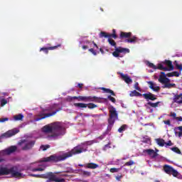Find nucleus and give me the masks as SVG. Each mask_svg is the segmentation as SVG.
Returning a JSON list of instances; mask_svg holds the SVG:
<instances>
[{
  "label": "nucleus",
  "instance_id": "obj_21",
  "mask_svg": "<svg viewBox=\"0 0 182 182\" xmlns=\"http://www.w3.org/2000/svg\"><path fill=\"white\" fill-rule=\"evenodd\" d=\"M144 153H147V154H149L151 159H156V157L159 156V154H157V152L154 151L153 149H145Z\"/></svg>",
  "mask_w": 182,
  "mask_h": 182
},
{
  "label": "nucleus",
  "instance_id": "obj_6",
  "mask_svg": "<svg viewBox=\"0 0 182 182\" xmlns=\"http://www.w3.org/2000/svg\"><path fill=\"white\" fill-rule=\"evenodd\" d=\"M40 178H48L47 182H65V178H59L52 172L40 175Z\"/></svg>",
  "mask_w": 182,
  "mask_h": 182
},
{
  "label": "nucleus",
  "instance_id": "obj_37",
  "mask_svg": "<svg viewBox=\"0 0 182 182\" xmlns=\"http://www.w3.org/2000/svg\"><path fill=\"white\" fill-rule=\"evenodd\" d=\"M50 148V145L47 144V145H41L40 149L41 150H43V151H46V150H48V149Z\"/></svg>",
  "mask_w": 182,
  "mask_h": 182
},
{
  "label": "nucleus",
  "instance_id": "obj_28",
  "mask_svg": "<svg viewBox=\"0 0 182 182\" xmlns=\"http://www.w3.org/2000/svg\"><path fill=\"white\" fill-rule=\"evenodd\" d=\"M164 89L166 88V89H171V87H176V84H171L170 83V82H165L164 84Z\"/></svg>",
  "mask_w": 182,
  "mask_h": 182
},
{
  "label": "nucleus",
  "instance_id": "obj_15",
  "mask_svg": "<svg viewBox=\"0 0 182 182\" xmlns=\"http://www.w3.org/2000/svg\"><path fill=\"white\" fill-rule=\"evenodd\" d=\"M100 38H113L117 39V34H116V30H112V33H107L105 31H101L100 33Z\"/></svg>",
  "mask_w": 182,
  "mask_h": 182
},
{
  "label": "nucleus",
  "instance_id": "obj_11",
  "mask_svg": "<svg viewBox=\"0 0 182 182\" xmlns=\"http://www.w3.org/2000/svg\"><path fill=\"white\" fill-rule=\"evenodd\" d=\"M164 171L166 174H172L173 177H177V176H178V171L171 167V166L165 165L164 166Z\"/></svg>",
  "mask_w": 182,
  "mask_h": 182
},
{
  "label": "nucleus",
  "instance_id": "obj_3",
  "mask_svg": "<svg viewBox=\"0 0 182 182\" xmlns=\"http://www.w3.org/2000/svg\"><path fill=\"white\" fill-rule=\"evenodd\" d=\"M109 117L108 118V129L112 130V127L114 124L116 120H119V114L116 111V108L113 106L109 107Z\"/></svg>",
  "mask_w": 182,
  "mask_h": 182
},
{
  "label": "nucleus",
  "instance_id": "obj_24",
  "mask_svg": "<svg viewBox=\"0 0 182 182\" xmlns=\"http://www.w3.org/2000/svg\"><path fill=\"white\" fill-rule=\"evenodd\" d=\"M17 133H19V130L18 129H13L11 131H9L6 133L4 134L5 137H12V136H15V134H17Z\"/></svg>",
  "mask_w": 182,
  "mask_h": 182
},
{
  "label": "nucleus",
  "instance_id": "obj_35",
  "mask_svg": "<svg viewBox=\"0 0 182 182\" xmlns=\"http://www.w3.org/2000/svg\"><path fill=\"white\" fill-rule=\"evenodd\" d=\"M127 129V124H123L122 127H120L118 129V132L119 133H123V132H126Z\"/></svg>",
  "mask_w": 182,
  "mask_h": 182
},
{
  "label": "nucleus",
  "instance_id": "obj_64",
  "mask_svg": "<svg viewBox=\"0 0 182 182\" xmlns=\"http://www.w3.org/2000/svg\"><path fill=\"white\" fill-rule=\"evenodd\" d=\"M178 130H181L182 132V126L178 127Z\"/></svg>",
  "mask_w": 182,
  "mask_h": 182
},
{
  "label": "nucleus",
  "instance_id": "obj_1",
  "mask_svg": "<svg viewBox=\"0 0 182 182\" xmlns=\"http://www.w3.org/2000/svg\"><path fill=\"white\" fill-rule=\"evenodd\" d=\"M83 151H86V149H84L83 147H81L80 146H77L71 151L65 153L63 155H50V156L43 158L41 161L43 163H59V161H65L66 159H69V157H72L75 154H80V153H83Z\"/></svg>",
  "mask_w": 182,
  "mask_h": 182
},
{
  "label": "nucleus",
  "instance_id": "obj_42",
  "mask_svg": "<svg viewBox=\"0 0 182 182\" xmlns=\"http://www.w3.org/2000/svg\"><path fill=\"white\" fill-rule=\"evenodd\" d=\"M6 103H8V100H6L5 99H2L1 100V107H4V106H5V105H6Z\"/></svg>",
  "mask_w": 182,
  "mask_h": 182
},
{
  "label": "nucleus",
  "instance_id": "obj_19",
  "mask_svg": "<svg viewBox=\"0 0 182 182\" xmlns=\"http://www.w3.org/2000/svg\"><path fill=\"white\" fill-rule=\"evenodd\" d=\"M8 174H11V168H8L7 167L0 166V176H8Z\"/></svg>",
  "mask_w": 182,
  "mask_h": 182
},
{
  "label": "nucleus",
  "instance_id": "obj_43",
  "mask_svg": "<svg viewBox=\"0 0 182 182\" xmlns=\"http://www.w3.org/2000/svg\"><path fill=\"white\" fill-rule=\"evenodd\" d=\"M175 66L177 68V69H178V70H182V64L178 65L177 61H175Z\"/></svg>",
  "mask_w": 182,
  "mask_h": 182
},
{
  "label": "nucleus",
  "instance_id": "obj_22",
  "mask_svg": "<svg viewBox=\"0 0 182 182\" xmlns=\"http://www.w3.org/2000/svg\"><path fill=\"white\" fill-rule=\"evenodd\" d=\"M85 168H90L91 170H95L97 168H99V165L95 163H87L84 165Z\"/></svg>",
  "mask_w": 182,
  "mask_h": 182
},
{
  "label": "nucleus",
  "instance_id": "obj_63",
  "mask_svg": "<svg viewBox=\"0 0 182 182\" xmlns=\"http://www.w3.org/2000/svg\"><path fill=\"white\" fill-rule=\"evenodd\" d=\"M100 51L101 52V53H105V50H102V48H100Z\"/></svg>",
  "mask_w": 182,
  "mask_h": 182
},
{
  "label": "nucleus",
  "instance_id": "obj_23",
  "mask_svg": "<svg viewBox=\"0 0 182 182\" xmlns=\"http://www.w3.org/2000/svg\"><path fill=\"white\" fill-rule=\"evenodd\" d=\"M122 79L125 82V83H133V80L129 77L127 75H124L122 73H120Z\"/></svg>",
  "mask_w": 182,
  "mask_h": 182
},
{
  "label": "nucleus",
  "instance_id": "obj_27",
  "mask_svg": "<svg viewBox=\"0 0 182 182\" xmlns=\"http://www.w3.org/2000/svg\"><path fill=\"white\" fill-rule=\"evenodd\" d=\"M156 141L158 146H160V147H164V145L166 144V141L163 139H156Z\"/></svg>",
  "mask_w": 182,
  "mask_h": 182
},
{
  "label": "nucleus",
  "instance_id": "obj_18",
  "mask_svg": "<svg viewBox=\"0 0 182 182\" xmlns=\"http://www.w3.org/2000/svg\"><path fill=\"white\" fill-rule=\"evenodd\" d=\"M158 80L160 83H163L164 85L167 83V82H170V79L167 78V75L164 72H161V75Z\"/></svg>",
  "mask_w": 182,
  "mask_h": 182
},
{
  "label": "nucleus",
  "instance_id": "obj_46",
  "mask_svg": "<svg viewBox=\"0 0 182 182\" xmlns=\"http://www.w3.org/2000/svg\"><path fill=\"white\" fill-rule=\"evenodd\" d=\"M9 120V118L5 117V118H0V123H4V122H8Z\"/></svg>",
  "mask_w": 182,
  "mask_h": 182
},
{
  "label": "nucleus",
  "instance_id": "obj_20",
  "mask_svg": "<svg viewBox=\"0 0 182 182\" xmlns=\"http://www.w3.org/2000/svg\"><path fill=\"white\" fill-rule=\"evenodd\" d=\"M147 84L149 85V89H151L154 90V92H159L160 91V87L156 85L153 81H148Z\"/></svg>",
  "mask_w": 182,
  "mask_h": 182
},
{
  "label": "nucleus",
  "instance_id": "obj_59",
  "mask_svg": "<svg viewBox=\"0 0 182 182\" xmlns=\"http://www.w3.org/2000/svg\"><path fill=\"white\" fill-rule=\"evenodd\" d=\"M94 46H95V48H97V49H99V46H97V44H96V43H95L94 41L92 42Z\"/></svg>",
  "mask_w": 182,
  "mask_h": 182
},
{
  "label": "nucleus",
  "instance_id": "obj_25",
  "mask_svg": "<svg viewBox=\"0 0 182 182\" xmlns=\"http://www.w3.org/2000/svg\"><path fill=\"white\" fill-rule=\"evenodd\" d=\"M173 102L175 103H178L179 105L182 104V93L179 95H175L173 97Z\"/></svg>",
  "mask_w": 182,
  "mask_h": 182
},
{
  "label": "nucleus",
  "instance_id": "obj_14",
  "mask_svg": "<svg viewBox=\"0 0 182 182\" xmlns=\"http://www.w3.org/2000/svg\"><path fill=\"white\" fill-rule=\"evenodd\" d=\"M60 110H62V108L55 109V111L50 113H40L38 115L40 117L38 120H42L43 119H46L47 117H52V116H55V114H56L58 112H60Z\"/></svg>",
  "mask_w": 182,
  "mask_h": 182
},
{
  "label": "nucleus",
  "instance_id": "obj_8",
  "mask_svg": "<svg viewBox=\"0 0 182 182\" xmlns=\"http://www.w3.org/2000/svg\"><path fill=\"white\" fill-rule=\"evenodd\" d=\"M24 144V146H22L21 149L24 151H26L28 150H31L35 146V141H30L28 142L25 143V140L21 141V142H18V146H22V144Z\"/></svg>",
  "mask_w": 182,
  "mask_h": 182
},
{
  "label": "nucleus",
  "instance_id": "obj_58",
  "mask_svg": "<svg viewBox=\"0 0 182 182\" xmlns=\"http://www.w3.org/2000/svg\"><path fill=\"white\" fill-rule=\"evenodd\" d=\"M89 47L87 46H82L83 50H86V49H88Z\"/></svg>",
  "mask_w": 182,
  "mask_h": 182
},
{
  "label": "nucleus",
  "instance_id": "obj_31",
  "mask_svg": "<svg viewBox=\"0 0 182 182\" xmlns=\"http://www.w3.org/2000/svg\"><path fill=\"white\" fill-rule=\"evenodd\" d=\"M14 119L16 122H18L19 120H23V115L22 114L14 115Z\"/></svg>",
  "mask_w": 182,
  "mask_h": 182
},
{
  "label": "nucleus",
  "instance_id": "obj_40",
  "mask_svg": "<svg viewBox=\"0 0 182 182\" xmlns=\"http://www.w3.org/2000/svg\"><path fill=\"white\" fill-rule=\"evenodd\" d=\"M121 168H111L109 169L110 173H119L120 171Z\"/></svg>",
  "mask_w": 182,
  "mask_h": 182
},
{
  "label": "nucleus",
  "instance_id": "obj_49",
  "mask_svg": "<svg viewBox=\"0 0 182 182\" xmlns=\"http://www.w3.org/2000/svg\"><path fill=\"white\" fill-rule=\"evenodd\" d=\"M89 52H91V53H92V55H94L95 56H96V55H97V53H96V51H95V49L93 48H90Z\"/></svg>",
  "mask_w": 182,
  "mask_h": 182
},
{
  "label": "nucleus",
  "instance_id": "obj_55",
  "mask_svg": "<svg viewBox=\"0 0 182 182\" xmlns=\"http://www.w3.org/2000/svg\"><path fill=\"white\" fill-rule=\"evenodd\" d=\"M31 177H36V178H41V175L39 174H31Z\"/></svg>",
  "mask_w": 182,
  "mask_h": 182
},
{
  "label": "nucleus",
  "instance_id": "obj_9",
  "mask_svg": "<svg viewBox=\"0 0 182 182\" xmlns=\"http://www.w3.org/2000/svg\"><path fill=\"white\" fill-rule=\"evenodd\" d=\"M120 53H130V50L122 47L116 48L115 50L112 53V55L114 58H120Z\"/></svg>",
  "mask_w": 182,
  "mask_h": 182
},
{
  "label": "nucleus",
  "instance_id": "obj_4",
  "mask_svg": "<svg viewBox=\"0 0 182 182\" xmlns=\"http://www.w3.org/2000/svg\"><path fill=\"white\" fill-rule=\"evenodd\" d=\"M132 32H123L122 31L119 34L120 39H125V43H136L138 39L136 36H132Z\"/></svg>",
  "mask_w": 182,
  "mask_h": 182
},
{
  "label": "nucleus",
  "instance_id": "obj_39",
  "mask_svg": "<svg viewBox=\"0 0 182 182\" xmlns=\"http://www.w3.org/2000/svg\"><path fill=\"white\" fill-rule=\"evenodd\" d=\"M171 150H172V151H174V153H177V154H181V151H180V149L177 147L171 148Z\"/></svg>",
  "mask_w": 182,
  "mask_h": 182
},
{
  "label": "nucleus",
  "instance_id": "obj_33",
  "mask_svg": "<svg viewBox=\"0 0 182 182\" xmlns=\"http://www.w3.org/2000/svg\"><path fill=\"white\" fill-rule=\"evenodd\" d=\"M147 105L148 106H151V107H159V105H160V102H149Z\"/></svg>",
  "mask_w": 182,
  "mask_h": 182
},
{
  "label": "nucleus",
  "instance_id": "obj_16",
  "mask_svg": "<svg viewBox=\"0 0 182 182\" xmlns=\"http://www.w3.org/2000/svg\"><path fill=\"white\" fill-rule=\"evenodd\" d=\"M17 168L15 166H13L10 168V174H11L12 177H14L15 178H19L22 177V173H21L18 171H16Z\"/></svg>",
  "mask_w": 182,
  "mask_h": 182
},
{
  "label": "nucleus",
  "instance_id": "obj_38",
  "mask_svg": "<svg viewBox=\"0 0 182 182\" xmlns=\"http://www.w3.org/2000/svg\"><path fill=\"white\" fill-rule=\"evenodd\" d=\"M146 65L147 66H149V68H151V69H154L155 70L157 69V66L154 65L153 63H150L148 61Z\"/></svg>",
  "mask_w": 182,
  "mask_h": 182
},
{
  "label": "nucleus",
  "instance_id": "obj_48",
  "mask_svg": "<svg viewBox=\"0 0 182 182\" xmlns=\"http://www.w3.org/2000/svg\"><path fill=\"white\" fill-rule=\"evenodd\" d=\"M93 143H95V141H85V144H86L87 146H92Z\"/></svg>",
  "mask_w": 182,
  "mask_h": 182
},
{
  "label": "nucleus",
  "instance_id": "obj_17",
  "mask_svg": "<svg viewBox=\"0 0 182 182\" xmlns=\"http://www.w3.org/2000/svg\"><path fill=\"white\" fill-rule=\"evenodd\" d=\"M142 96L146 99V100H157V96L154 94H152L151 92L142 94Z\"/></svg>",
  "mask_w": 182,
  "mask_h": 182
},
{
  "label": "nucleus",
  "instance_id": "obj_50",
  "mask_svg": "<svg viewBox=\"0 0 182 182\" xmlns=\"http://www.w3.org/2000/svg\"><path fill=\"white\" fill-rule=\"evenodd\" d=\"M170 117H173V119L176 120V119L177 118V114H176V112H171Z\"/></svg>",
  "mask_w": 182,
  "mask_h": 182
},
{
  "label": "nucleus",
  "instance_id": "obj_56",
  "mask_svg": "<svg viewBox=\"0 0 182 182\" xmlns=\"http://www.w3.org/2000/svg\"><path fill=\"white\" fill-rule=\"evenodd\" d=\"M175 120H178V122H182V117H176Z\"/></svg>",
  "mask_w": 182,
  "mask_h": 182
},
{
  "label": "nucleus",
  "instance_id": "obj_5",
  "mask_svg": "<svg viewBox=\"0 0 182 182\" xmlns=\"http://www.w3.org/2000/svg\"><path fill=\"white\" fill-rule=\"evenodd\" d=\"M156 69L159 70H165V72H170L174 70V65H173V62L170 60H165L162 63L158 64Z\"/></svg>",
  "mask_w": 182,
  "mask_h": 182
},
{
  "label": "nucleus",
  "instance_id": "obj_62",
  "mask_svg": "<svg viewBox=\"0 0 182 182\" xmlns=\"http://www.w3.org/2000/svg\"><path fill=\"white\" fill-rule=\"evenodd\" d=\"M120 178H122V176H116V179H117V180L119 181V180H120Z\"/></svg>",
  "mask_w": 182,
  "mask_h": 182
},
{
  "label": "nucleus",
  "instance_id": "obj_36",
  "mask_svg": "<svg viewBox=\"0 0 182 182\" xmlns=\"http://www.w3.org/2000/svg\"><path fill=\"white\" fill-rule=\"evenodd\" d=\"M151 139L148 136H145L142 138V143H150Z\"/></svg>",
  "mask_w": 182,
  "mask_h": 182
},
{
  "label": "nucleus",
  "instance_id": "obj_29",
  "mask_svg": "<svg viewBox=\"0 0 182 182\" xmlns=\"http://www.w3.org/2000/svg\"><path fill=\"white\" fill-rule=\"evenodd\" d=\"M81 176H83V177H90L92 176V173L90 171H83L80 170Z\"/></svg>",
  "mask_w": 182,
  "mask_h": 182
},
{
  "label": "nucleus",
  "instance_id": "obj_60",
  "mask_svg": "<svg viewBox=\"0 0 182 182\" xmlns=\"http://www.w3.org/2000/svg\"><path fill=\"white\" fill-rule=\"evenodd\" d=\"M178 137H181V136H182V132L181 131L178 132Z\"/></svg>",
  "mask_w": 182,
  "mask_h": 182
},
{
  "label": "nucleus",
  "instance_id": "obj_13",
  "mask_svg": "<svg viewBox=\"0 0 182 182\" xmlns=\"http://www.w3.org/2000/svg\"><path fill=\"white\" fill-rule=\"evenodd\" d=\"M16 150H18V147L16 146H11L10 147L1 151V154L3 156H9L12 154V153H15Z\"/></svg>",
  "mask_w": 182,
  "mask_h": 182
},
{
  "label": "nucleus",
  "instance_id": "obj_10",
  "mask_svg": "<svg viewBox=\"0 0 182 182\" xmlns=\"http://www.w3.org/2000/svg\"><path fill=\"white\" fill-rule=\"evenodd\" d=\"M74 106L75 107H79L80 109H86V107H88V109H95L97 107V105L94 103L85 104V103L78 102V103H74Z\"/></svg>",
  "mask_w": 182,
  "mask_h": 182
},
{
  "label": "nucleus",
  "instance_id": "obj_26",
  "mask_svg": "<svg viewBox=\"0 0 182 182\" xmlns=\"http://www.w3.org/2000/svg\"><path fill=\"white\" fill-rule=\"evenodd\" d=\"M100 90H103L104 93H109L112 95V96H116V93H114V91L109 89V88H105V87H100Z\"/></svg>",
  "mask_w": 182,
  "mask_h": 182
},
{
  "label": "nucleus",
  "instance_id": "obj_41",
  "mask_svg": "<svg viewBox=\"0 0 182 182\" xmlns=\"http://www.w3.org/2000/svg\"><path fill=\"white\" fill-rule=\"evenodd\" d=\"M107 99L109 100L112 103H116V98L112 97V95H108Z\"/></svg>",
  "mask_w": 182,
  "mask_h": 182
},
{
  "label": "nucleus",
  "instance_id": "obj_44",
  "mask_svg": "<svg viewBox=\"0 0 182 182\" xmlns=\"http://www.w3.org/2000/svg\"><path fill=\"white\" fill-rule=\"evenodd\" d=\"M50 110H53V108L48 107V108L43 109L42 112H43V113H45L46 112H50Z\"/></svg>",
  "mask_w": 182,
  "mask_h": 182
},
{
  "label": "nucleus",
  "instance_id": "obj_47",
  "mask_svg": "<svg viewBox=\"0 0 182 182\" xmlns=\"http://www.w3.org/2000/svg\"><path fill=\"white\" fill-rule=\"evenodd\" d=\"M133 164H134V161H129L128 162H126L124 166H133Z\"/></svg>",
  "mask_w": 182,
  "mask_h": 182
},
{
  "label": "nucleus",
  "instance_id": "obj_57",
  "mask_svg": "<svg viewBox=\"0 0 182 182\" xmlns=\"http://www.w3.org/2000/svg\"><path fill=\"white\" fill-rule=\"evenodd\" d=\"M166 76H168V77H173V73H169L166 74Z\"/></svg>",
  "mask_w": 182,
  "mask_h": 182
},
{
  "label": "nucleus",
  "instance_id": "obj_45",
  "mask_svg": "<svg viewBox=\"0 0 182 182\" xmlns=\"http://www.w3.org/2000/svg\"><path fill=\"white\" fill-rule=\"evenodd\" d=\"M172 75L176 77H178V76H180V73H178V71H173L172 72Z\"/></svg>",
  "mask_w": 182,
  "mask_h": 182
},
{
  "label": "nucleus",
  "instance_id": "obj_54",
  "mask_svg": "<svg viewBox=\"0 0 182 182\" xmlns=\"http://www.w3.org/2000/svg\"><path fill=\"white\" fill-rule=\"evenodd\" d=\"M68 99L70 100H79V97H69Z\"/></svg>",
  "mask_w": 182,
  "mask_h": 182
},
{
  "label": "nucleus",
  "instance_id": "obj_52",
  "mask_svg": "<svg viewBox=\"0 0 182 182\" xmlns=\"http://www.w3.org/2000/svg\"><path fill=\"white\" fill-rule=\"evenodd\" d=\"M134 89H136V90L140 91V87H139V82H136L134 84Z\"/></svg>",
  "mask_w": 182,
  "mask_h": 182
},
{
  "label": "nucleus",
  "instance_id": "obj_53",
  "mask_svg": "<svg viewBox=\"0 0 182 182\" xmlns=\"http://www.w3.org/2000/svg\"><path fill=\"white\" fill-rule=\"evenodd\" d=\"M166 144V147H167V146H173V142H171V141H168V142H165Z\"/></svg>",
  "mask_w": 182,
  "mask_h": 182
},
{
  "label": "nucleus",
  "instance_id": "obj_7",
  "mask_svg": "<svg viewBox=\"0 0 182 182\" xmlns=\"http://www.w3.org/2000/svg\"><path fill=\"white\" fill-rule=\"evenodd\" d=\"M79 102H95L96 103H102V100H103V97H99L96 96H78Z\"/></svg>",
  "mask_w": 182,
  "mask_h": 182
},
{
  "label": "nucleus",
  "instance_id": "obj_61",
  "mask_svg": "<svg viewBox=\"0 0 182 182\" xmlns=\"http://www.w3.org/2000/svg\"><path fill=\"white\" fill-rule=\"evenodd\" d=\"M78 87H80V89H82V87H83V84H78Z\"/></svg>",
  "mask_w": 182,
  "mask_h": 182
},
{
  "label": "nucleus",
  "instance_id": "obj_2",
  "mask_svg": "<svg viewBox=\"0 0 182 182\" xmlns=\"http://www.w3.org/2000/svg\"><path fill=\"white\" fill-rule=\"evenodd\" d=\"M65 130L66 129L64 128L63 124L60 122H54L51 124V126L46 125L42 128L43 133H50L48 137L54 139V140H56L60 136H63Z\"/></svg>",
  "mask_w": 182,
  "mask_h": 182
},
{
  "label": "nucleus",
  "instance_id": "obj_32",
  "mask_svg": "<svg viewBox=\"0 0 182 182\" xmlns=\"http://www.w3.org/2000/svg\"><path fill=\"white\" fill-rule=\"evenodd\" d=\"M108 43H109V45H111V46H114V48H117V46L116 44V41H114V40L112 39L111 38H108Z\"/></svg>",
  "mask_w": 182,
  "mask_h": 182
},
{
  "label": "nucleus",
  "instance_id": "obj_34",
  "mask_svg": "<svg viewBox=\"0 0 182 182\" xmlns=\"http://www.w3.org/2000/svg\"><path fill=\"white\" fill-rule=\"evenodd\" d=\"M45 168H46V166L43 165L41 167L33 168L32 171H44Z\"/></svg>",
  "mask_w": 182,
  "mask_h": 182
},
{
  "label": "nucleus",
  "instance_id": "obj_12",
  "mask_svg": "<svg viewBox=\"0 0 182 182\" xmlns=\"http://www.w3.org/2000/svg\"><path fill=\"white\" fill-rule=\"evenodd\" d=\"M48 47H43L40 49V52H44V53H46V55H48V53H49V50H55L56 49H58V48H60V46H62V45L60 44H58L57 46H50V43L47 44Z\"/></svg>",
  "mask_w": 182,
  "mask_h": 182
},
{
  "label": "nucleus",
  "instance_id": "obj_51",
  "mask_svg": "<svg viewBox=\"0 0 182 182\" xmlns=\"http://www.w3.org/2000/svg\"><path fill=\"white\" fill-rule=\"evenodd\" d=\"M164 124H167L168 126H171V122L170 121V119L164 120Z\"/></svg>",
  "mask_w": 182,
  "mask_h": 182
},
{
  "label": "nucleus",
  "instance_id": "obj_30",
  "mask_svg": "<svg viewBox=\"0 0 182 182\" xmlns=\"http://www.w3.org/2000/svg\"><path fill=\"white\" fill-rule=\"evenodd\" d=\"M129 96H131V97H134V96L139 97L143 96V95H141V93L137 92L136 90H134L130 92Z\"/></svg>",
  "mask_w": 182,
  "mask_h": 182
}]
</instances>
